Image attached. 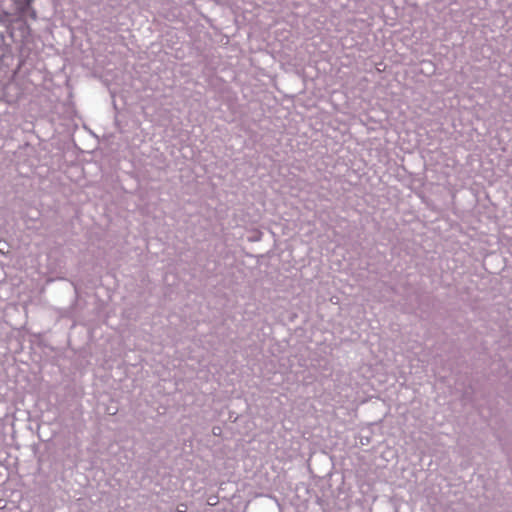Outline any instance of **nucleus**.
<instances>
[{"label":"nucleus","instance_id":"f257e3e1","mask_svg":"<svg viewBox=\"0 0 512 512\" xmlns=\"http://www.w3.org/2000/svg\"><path fill=\"white\" fill-rule=\"evenodd\" d=\"M33 0H24V2L26 3V5H30L32 3Z\"/></svg>","mask_w":512,"mask_h":512}]
</instances>
